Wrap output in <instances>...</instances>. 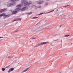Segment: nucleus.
<instances>
[{
  "label": "nucleus",
  "instance_id": "obj_2",
  "mask_svg": "<svg viewBox=\"0 0 73 73\" xmlns=\"http://www.w3.org/2000/svg\"><path fill=\"white\" fill-rule=\"evenodd\" d=\"M16 4V3H11L7 5V6L8 7H12L13 6H14V5H15Z\"/></svg>",
  "mask_w": 73,
  "mask_h": 73
},
{
  "label": "nucleus",
  "instance_id": "obj_8",
  "mask_svg": "<svg viewBox=\"0 0 73 73\" xmlns=\"http://www.w3.org/2000/svg\"><path fill=\"white\" fill-rule=\"evenodd\" d=\"M21 10V8H17L16 9H15V11L17 12H17L18 11H20V10Z\"/></svg>",
  "mask_w": 73,
  "mask_h": 73
},
{
  "label": "nucleus",
  "instance_id": "obj_1",
  "mask_svg": "<svg viewBox=\"0 0 73 73\" xmlns=\"http://www.w3.org/2000/svg\"><path fill=\"white\" fill-rule=\"evenodd\" d=\"M21 4L18 5L17 6V8H19L22 7L23 5L24 6H26V7H28L29 5V4H31L32 3V2L30 1L29 2H28V1L27 0H21Z\"/></svg>",
  "mask_w": 73,
  "mask_h": 73
},
{
  "label": "nucleus",
  "instance_id": "obj_17",
  "mask_svg": "<svg viewBox=\"0 0 73 73\" xmlns=\"http://www.w3.org/2000/svg\"><path fill=\"white\" fill-rule=\"evenodd\" d=\"M44 14V13H40V14H39L38 15L39 16H40V15H42V14Z\"/></svg>",
  "mask_w": 73,
  "mask_h": 73
},
{
  "label": "nucleus",
  "instance_id": "obj_25",
  "mask_svg": "<svg viewBox=\"0 0 73 73\" xmlns=\"http://www.w3.org/2000/svg\"><path fill=\"white\" fill-rule=\"evenodd\" d=\"M3 38V37H0V38Z\"/></svg>",
  "mask_w": 73,
  "mask_h": 73
},
{
  "label": "nucleus",
  "instance_id": "obj_16",
  "mask_svg": "<svg viewBox=\"0 0 73 73\" xmlns=\"http://www.w3.org/2000/svg\"><path fill=\"white\" fill-rule=\"evenodd\" d=\"M54 10H52V11H50L49 12L47 13H51V12H53V11H54Z\"/></svg>",
  "mask_w": 73,
  "mask_h": 73
},
{
  "label": "nucleus",
  "instance_id": "obj_6",
  "mask_svg": "<svg viewBox=\"0 0 73 73\" xmlns=\"http://www.w3.org/2000/svg\"><path fill=\"white\" fill-rule=\"evenodd\" d=\"M14 70V68H12L11 69H10L8 71V73H10L11 71H13Z\"/></svg>",
  "mask_w": 73,
  "mask_h": 73
},
{
  "label": "nucleus",
  "instance_id": "obj_27",
  "mask_svg": "<svg viewBox=\"0 0 73 73\" xmlns=\"http://www.w3.org/2000/svg\"><path fill=\"white\" fill-rule=\"evenodd\" d=\"M11 12L12 11V10H11Z\"/></svg>",
  "mask_w": 73,
  "mask_h": 73
},
{
  "label": "nucleus",
  "instance_id": "obj_18",
  "mask_svg": "<svg viewBox=\"0 0 73 73\" xmlns=\"http://www.w3.org/2000/svg\"><path fill=\"white\" fill-rule=\"evenodd\" d=\"M8 58H12V56H9L8 57Z\"/></svg>",
  "mask_w": 73,
  "mask_h": 73
},
{
  "label": "nucleus",
  "instance_id": "obj_23",
  "mask_svg": "<svg viewBox=\"0 0 73 73\" xmlns=\"http://www.w3.org/2000/svg\"><path fill=\"white\" fill-rule=\"evenodd\" d=\"M45 5H48V3L46 2L45 3Z\"/></svg>",
  "mask_w": 73,
  "mask_h": 73
},
{
  "label": "nucleus",
  "instance_id": "obj_22",
  "mask_svg": "<svg viewBox=\"0 0 73 73\" xmlns=\"http://www.w3.org/2000/svg\"><path fill=\"white\" fill-rule=\"evenodd\" d=\"M31 39H35V38H31Z\"/></svg>",
  "mask_w": 73,
  "mask_h": 73
},
{
  "label": "nucleus",
  "instance_id": "obj_3",
  "mask_svg": "<svg viewBox=\"0 0 73 73\" xmlns=\"http://www.w3.org/2000/svg\"><path fill=\"white\" fill-rule=\"evenodd\" d=\"M21 20V18H17L15 19V20H14L12 21V23H13V22H14V21H20Z\"/></svg>",
  "mask_w": 73,
  "mask_h": 73
},
{
  "label": "nucleus",
  "instance_id": "obj_4",
  "mask_svg": "<svg viewBox=\"0 0 73 73\" xmlns=\"http://www.w3.org/2000/svg\"><path fill=\"white\" fill-rule=\"evenodd\" d=\"M48 42H42L38 44V45H44V44H47V43H48Z\"/></svg>",
  "mask_w": 73,
  "mask_h": 73
},
{
  "label": "nucleus",
  "instance_id": "obj_7",
  "mask_svg": "<svg viewBox=\"0 0 73 73\" xmlns=\"http://www.w3.org/2000/svg\"><path fill=\"white\" fill-rule=\"evenodd\" d=\"M43 3H44V1H43L37 2V3L38 4H42Z\"/></svg>",
  "mask_w": 73,
  "mask_h": 73
},
{
  "label": "nucleus",
  "instance_id": "obj_26",
  "mask_svg": "<svg viewBox=\"0 0 73 73\" xmlns=\"http://www.w3.org/2000/svg\"><path fill=\"white\" fill-rule=\"evenodd\" d=\"M61 27V25L60 26V27Z\"/></svg>",
  "mask_w": 73,
  "mask_h": 73
},
{
  "label": "nucleus",
  "instance_id": "obj_15",
  "mask_svg": "<svg viewBox=\"0 0 73 73\" xmlns=\"http://www.w3.org/2000/svg\"><path fill=\"white\" fill-rule=\"evenodd\" d=\"M32 12H31L30 13H27V15H31V14H32Z\"/></svg>",
  "mask_w": 73,
  "mask_h": 73
},
{
  "label": "nucleus",
  "instance_id": "obj_28",
  "mask_svg": "<svg viewBox=\"0 0 73 73\" xmlns=\"http://www.w3.org/2000/svg\"><path fill=\"white\" fill-rule=\"evenodd\" d=\"M57 11H58V10H57Z\"/></svg>",
  "mask_w": 73,
  "mask_h": 73
},
{
  "label": "nucleus",
  "instance_id": "obj_21",
  "mask_svg": "<svg viewBox=\"0 0 73 73\" xmlns=\"http://www.w3.org/2000/svg\"><path fill=\"white\" fill-rule=\"evenodd\" d=\"M38 8H41V6H38Z\"/></svg>",
  "mask_w": 73,
  "mask_h": 73
},
{
  "label": "nucleus",
  "instance_id": "obj_10",
  "mask_svg": "<svg viewBox=\"0 0 73 73\" xmlns=\"http://www.w3.org/2000/svg\"><path fill=\"white\" fill-rule=\"evenodd\" d=\"M19 1V0H11L10 1L11 2H15V1Z\"/></svg>",
  "mask_w": 73,
  "mask_h": 73
},
{
  "label": "nucleus",
  "instance_id": "obj_19",
  "mask_svg": "<svg viewBox=\"0 0 73 73\" xmlns=\"http://www.w3.org/2000/svg\"><path fill=\"white\" fill-rule=\"evenodd\" d=\"M18 30H16V31H15L14 32H18Z\"/></svg>",
  "mask_w": 73,
  "mask_h": 73
},
{
  "label": "nucleus",
  "instance_id": "obj_12",
  "mask_svg": "<svg viewBox=\"0 0 73 73\" xmlns=\"http://www.w3.org/2000/svg\"><path fill=\"white\" fill-rule=\"evenodd\" d=\"M17 11H13L12 13L13 14H16V13H17Z\"/></svg>",
  "mask_w": 73,
  "mask_h": 73
},
{
  "label": "nucleus",
  "instance_id": "obj_24",
  "mask_svg": "<svg viewBox=\"0 0 73 73\" xmlns=\"http://www.w3.org/2000/svg\"><path fill=\"white\" fill-rule=\"evenodd\" d=\"M68 5H67L66 6H65V7H68Z\"/></svg>",
  "mask_w": 73,
  "mask_h": 73
},
{
  "label": "nucleus",
  "instance_id": "obj_5",
  "mask_svg": "<svg viewBox=\"0 0 73 73\" xmlns=\"http://www.w3.org/2000/svg\"><path fill=\"white\" fill-rule=\"evenodd\" d=\"M28 9V8L26 7L23 8L22 9H21L22 11H26L27 9Z\"/></svg>",
  "mask_w": 73,
  "mask_h": 73
},
{
  "label": "nucleus",
  "instance_id": "obj_13",
  "mask_svg": "<svg viewBox=\"0 0 73 73\" xmlns=\"http://www.w3.org/2000/svg\"><path fill=\"white\" fill-rule=\"evenodd\" d=\"M69 36H70V35H64V37H68Z\"/></svg>",
  "mask_w": 73,
  "mask_h": 73
},
{
  "label": "nucleus",
  "instance_id": "obj_14",
  "mask_svg": "<svg viewBox=\"0 0 73 73\" xmlns=\"http://www.w3.org/2000/svg\"><path fill=\"white\" fill-rule=\"evenodd\" d=\"M2 70L3 71H5V69L4 68H3L2 69Z\"/></svg>",
  "mask_w": 73,
  "mask_h": 73
},
{
  "label": "nucleus",
  "instance_id": "obj_9",
  "mask_svg": "<svg viewBox=\"0 0 73 73\" xmlns=\"http://www.w3.org/2000/svg\"><path fill=\"white\" fill-rule=\"evenodd\" d=\"M7 9H1V12H5V11H6Z\"/></svg>",
  "mask_w": 73,
  "mask_h": 73
},
{
  "label": "nucleus",
  "instance_id": "obj_11",
  "mask_svg": "<svg viewBox=\"0 0 73 73\" xmlns=\"http://www.w3.org/2000/svg\"><path fill=\"white\" fill-rule=\"evenodd\" d=\"M30 68V67L26 69L25 70H24L23 71V72H27V71H28V70Z\"/></svg>",
  "mask_w": 73,
  "mask_h": 73
},
{
  "label": "nucleus",
  "instance_id": "obj_20",
  "mask_svg": "<svg viewBox=\"0 0 73 73\" xmlns=\"http://www.w3.org/2000/svg\"><path fill=\"white\" fill-rule=\"evenodd\" d=\"M38 18V17H34L33 18V19H37Z\"/></svg>",
  "mask_w": 73,
  "mask_h": 73
}]
</instances>
